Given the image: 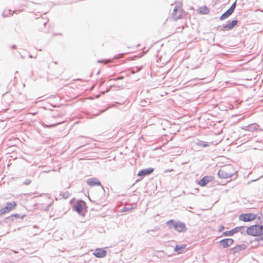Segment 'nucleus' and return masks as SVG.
<instances>
[{"instance_id":"f257e3e1","label":"nucleus","mask_w":263,"mask_h":263,"mask_svg":"<svg viewBox=\"0 0 263 263\" xmlns=\"http://www.w3.org/2000/svg\"><path fill=\"white\" fill-rule=\"evenodd\" d=\"M166 224L170 228H173L175 231L179 233L184 232L187 230L185 223L181 221L172 219L167 221Z\"/></svg>"},{"instance_id":"f03ea898","label":"nucleus","mask_w":263,"mask_h":263,"mask_svg":"<svg viewBox=\"0 0 263 263\" xmlns=\"http://www.w3.org/2000/svg\"><path fill=\"white\" fill-rule=\"evenodd\" d=\"M246 233L253 236H260L263 234V226L255 224L247 228Z\"/></svg>"},{"instance_id":"7ed1b4c3","label":"nucleus","mask_w":263,"mask_h":263,"mask_svg":"<svg viewBox=\"0 0 263 263\" xmlns=\"http://www.w3.org/2000/svg\"><path fill=\"white\" fill-rule=\"evenodd\" d=\"M236 6V1L234 2L231 6L225 12H224L219 17L221 21L224 20L228 18L234 12Z\"/></svg>"},{"instance_id":"20e7f679","label":"nucleus","mask_w":263,"mask_h":263,"mask_svg":"<svg viewBox=\"0 0 263 263\" xmlns=\"http://www.w3.org/2000/svg\"><path fill=\"white\" fill-rule=\"evenodd\" d=\"M184 13L180 6H176L172 13V17L175 20L181 18Z\"/></svg>"},{"instance_id":"39448f33","label":"nucleus","mask_w":263,"mask_h":263,"mask_svg":"<svg viewBox=\"0 0 263 263\" xmlns=\"http://www.w3.org/2000/svg\"><path fill=\"white\" fill-rule=\"evenodd\" d=\"M16 205L15 202H8L6 205L0 210V215L9 213L11 210L14 209Z\"/></svg>"},{"instance_id":"423d86ee","label":"nucleus","mask_w":263,"mask_h":263,"mask_svg":"<svg viewBox=\"0 0 263 263\" xmlns=\"http://www.w3.org/2000/svg\"><path fill=\"white\" fill-rule=\"evenodd\" d=\"M256 217V215L253 213L241 214L239 216L240 220L248 222L254 220Z\"/></svg>"},{"instance_id":"0eeeda50","label":"nucleus","mask_w":263,"mask_h":263,"mask_svg":"<svg viewBox=\"0 0 263 263\" xmlns=\"http://www.w3.org/2000/svg\"><path fill=\"white\" fill-rule=\"evenodd\" d=\"M245 227L244 226L237 227L230 231H225L223 234L224 236H232L238 232H240L241 233H243L245 232Z\"/></svg>"},{"instance_id":"6e6552de","label":"nucleus","mask_w":263,"mask_h":263,"mask_svg":"<svg viewBox=\"0 0 263 263\" xmlns=\"http://www.w3.org/2000/svg\"><path fill=\"white\" fill-rule=\"evenodd\" d=\"M234 242L232 238H225L220 240L218 243L223 248H227L230 247Z\"/></svg>"},{"instance_id":"1a4fd4ad","label":"nucleus","mask_w":263,"mask_h":263,"mask_svg":"<svg viewBox=\"0 0 263 263\" xmlns=\"http://www.w3.org/2000/svg\"><path fill=\"white\" fill-rule=\"evenodd\" d=\"M233 174L229 172L226 168L220 169L218 172V176L221 178L226 179L232 176Z\"/></svg>"},{"instance_id":"9d476101","label":"nucleus","mask_w":263,"mask_h":263,"mask_svg":"<svg viewBox=\"0 0 263 263\" xmlns=\"http://www.w3.org/2000/svg\"><path fill=\"white\" fill-rule=\"evenodd\" d=\"M106 251L104 249L98 248L96 249L93 254L98 258H102L106 256Z\"/></svg>"},{"instance_id":"9b49d317","label":"nucleus","mask_w":263,"mask_h":263,"mask_svg":"<svg viewBox=\"0 0 263 263\" xmlns=\"http://www.w3.org/2000/svg\"><path fill=\"white\" fill-rule=\"evenodd\" d=\"M247 248V246L245 244L237 245L231 249L230 252L232 254H235L242 250H244Z\"/></svg>"},{"instance_id":"f8f14e48","label":"nucleus","mask_w":263,"mask_h":263,"mask_svg":"<svg viewBox=\"0 0 263 263\" xmlns=\"http://www.w3.org/2000/svg\"><path fill=\"white\" fill-rule=\"evenodd\" d=\"M86 182L91 186L101 185V182L96 178H88Z\"/></svg>"},{"instance_id":"ddd939ff","label":"nucleus","mask_w":263,"mask_h":263,"mask_svg":"<svg viewBox=\"0 0 263 263\" xmlns=\"http://www.w3.org/2000/svg\"><path fill=\"white\" fill-rule=\"evenodd\" d=\"M154 171L153 168H144L140 171L138 174L139 176L144 177L151 174Z\"/></svg>"},{"instance_id":"4468645a","label":"nucleus","mask_w":263,"mask_h":263,"mask_svg":"<svg viewBox=\"0 0 263 263\" xmlns=\"http://www.w3.org/2000/svg\"><path fill=\"white\" fill-rule=\"evenodd\" d=\"M237 23L238 21L236 20L229 22L227 24L223 25V30H227V31H229L232 29Z\"/></svg>"},{"instance_id":"2eb2a0df","label":"nucleus","mask_w":263,"mask_h":263,"mask_svg":"<svg viewBox=\"0 0 263 263\" xmlns=\"http://www.w3.org/2000/svg\"><path fill=\"white\" fill-rule=\"evenodd\" d=\"M210 181H211L210 177L207 176H204L201 180L199 181L198 184L201 186H204Z\"/></svg>"},{"instance_id":"dca6fc26","label":"nucleus","mask_w":263,"mask_h":263,"mask_svg":"<svg viewBox=\"0 0 263 263\" xmlns=\"http://www.w3.org/2000/svg\"><path fill=\"white\" fill-rule=\"evenodd\" d=\"M73 209L76 211L79 214H81L83 210V205L82 203L78 202L76 203L73 206Z\"/></svg>"},{"instance_id":"f3484780","label":"nucleus","mask_w":263,"mask_h":263,"mask_svg":"<svg viewBox=\"0 0 263 263\" xmlns=\"http://www.w3.org/2000/svg\"><path fill=\"white\" fill-rule=\"evenodd\" d=\"M185 245H182L180 246L176 245L175 247L174 251L177 253V254H180L182 251L185 248Z\"/></svg>"},{"instance_id":"a211bd4d","label":"nucleus","mask_w":263,"mask_h":263,"mask_svg":"<svg viewBox=\"0 0 263 263\" xmlns=\"http://www.w3.org/2000/svg\"><path fill=\"white\" fill-rule=\"evenodd\" d=\"M199 12L202 14H207L210 12V9L206 6H202L199 8Z\"/></svg>"},{"instance_id":"6ab92c4d","label":"nucleus","mask_w":263,"mask_h":263,"mask_svg":"<svg viewBox=\"0 0 263 263\" xmlns=\"http://www.w3.org/2000/svg\"><path fill=\"white\" fill-rule=\"evenodd\" d=\"M258 125L257 124H253L249 125L247 128L248 130L250 132L256 131L257 130Z\"/></svg>"},{"instance_id":"aec40b11","label":"nucleus","mask_w":263,"mask_h":263,"mask_svg":"<svg viewBox=\"0 0 263 263\" xmlns=\"http://www.w3.org/2000/svg\"><path fill=\"white\" fill-rule=\"evenodd\" d=\"M64 121H61V122H58L57 123H54V124H51V125H47V124H46L45 123H43L42 125L43 127H46V128H47V127H54L57 125H58L62 123H63Z\"/></svg>"},{"instance_id":"412c9836","label":"nucleus","mask_w":263,"mask_h":263,"mask_svg":"<svg viewBox=\"0 0 263 263\" xmlns=\"http://www.w3.org/2000/svg\"><path fill=\"white\" fill-rule=\"evenodd\" d=\"M11 13L10 10H5L2 13V16L4 17H6L11 15Z\"/></svg>"},{"instance_id":"4be33fe9","label":"nucleus","mask_w":263,"mask_h":263,"mask_svg":"<svg viewBox=\"0 0 263 263\" xmlns=\"http://www.w3.org/2000/svg\"><path fill=\"white\" fill-rule=\"evenodd\" d=\"M60 196H61L64 199H67L69 197V194L68 192L65 191L64 192H61L60 194Z\"/></svg>"},{"instance_id":"5701e85b","label":"nucleus","mask_w":263,"mask_h":263,"mask_svg":"<svg viewBox=\"0 0 263 263\" xmlns=\"http://www.w3.org/2000/svg\"><path fill=\"white\" fill-rule=\"evenodd\" d=\"M196 144L197 145H199V146H202V147H207L208 146V144H207V143L206 142H204L203 141H199L198 142L196 143Z\"/></svg>"},{"instance_id":"b1692460","label":"nucleus","mask_w":263,"mask_h":263,"mask_svg":"<svg viewBox=\"0 0 263 263\" xmlns=\"http://www.w3.org/2000/svg\"><path fill=\"white\" fill-rule=\"evenodd\" d=\"M31 182V180L30 179H27L23 182V184L28 185L30 184Z\"/></svg>"},{"instance_id":"393cba45","label":"nucleus","mask_w":263,"mask_h":263,"mask_svg":"<svg viewBox=\"0 0 263 263\" xmlns=\"http://www.w3.org/2000/svg\"><path fill=\"white\" fill-rule=\"evenodd\" d=\"M141 67H136L135 68V69H134V70H133L132 71V72L133 73H135V72H137L141 70Z\"/></svg>"},{"instance_id":"a878e982","label":"nucleus","mask_w":263,"mask_h":263,"mask_svg":"<svg viewBox=\"0 0 263 263\" xmlns=\"http://www.w3.org/2000/svg\"><path fill=\"white\" fill-rule=\"evenodd\" d=\"M223 26H218L217 27V30H219V31H227V30H223Z\"/></svg>"},{"instance_id":"bb28decb","label":"nucleus","mask_w":263,"mask_h":263,"mask_svg":"<svg viewBox=\"0 0 263 263\" xmlns=\"http://www.w3.org/2000/svg\"><path fill=\"white\" fill-rule=\"evenodd\" d=\"M133 208L132 207H130V208H126V207H124L122 209V211L123 212H126V211H128L129 210H130L131 209H132Z\"/></svg>"},{"instance_id":"cd10ccee","label":"nucleus","mask_w":263,"mask_h":263,"mask_svg":"<svg viewBox=\"0 0 263 263\" xmlns=\"http://www.w3.org/2000/svg\"><path fill=\"white\" fill-rule=\"evenodd\" d=\"M173 171V169H171V170H165V173H167V172H172V171Z\"/></svg>"},{"instance_id":"c85d7f7f","label":"nucleus","mask_w":263,"mask_h":263,"mask_svg":"<svg viewBox=\"0 0 263 263\" xmlns=\"http://www.w3.org/2000/svg\"><path fill=\"white\" fill-rule=\"evenodd\" d=\"M61 117V114H58L57 116H54L53 117V118H57V117Z\"/></svg>"},{"instance_id":"c756f323","label":"nucleus","mask_w":263,"mask_h":263,"mask_svg":"<svg viewBox=\"0 0 263 263\" xmlns=\"http://www.w3.org/2000/svg\"><path fill=\"white\" fill-rule=\"evenodd\" d=\"M13 49H15L16 48V46L15 45H13L12 47H11Z\"/></svg>"},{"instance_id":"7c9ffc66","label":"nucleus","mask_w":263,"mask_h":263,"mask_svg":"<svg viewBox=\"0 0 263 263\" xmlns=\"http://www.w3.org/2000/svg\"><path fill=\"white\" fill-rule=\"evenodd\" d=\"M223 229H224V227H223V226H221V229H220V231H222V230H223Z\"/></svg>"},{"instance_id":"2f4dec72","label":"nucleus","mask_w":263,"mask_h":263,"mask_svg":"<svg viewBox=\"0 0 263 263\" xmlns=\"http://www.w3.org/2000/svg\"><path fill=\"white\" fill-rule=\"evenodd\" d=\"M123 55H124V54H123V53L121 54H120V58L123 57Z\"/></svg>"},{"instance_id":"473e14b6","label":"nucleus","mask_w":263,"mask_h":263,"mask_svg":"<svg viewBox=\"0 0 263 263\" xmlns=\"http://www.w3.org/2000/svg\"><path fill=\"white\" fill-rule=\"evenodd\" d=\"M29 58H33V56L32 55H29Z\"/></svg>"},{"instance_id":"72a5a7b5","label":"nucleus","mask_w":263,"mask_h":263,"mask_svg":"<svg viewBox=\"0 0 263 263\" xmlns=\"http://www.w3.org/2000/svg\"><path fill=\"white\" fill-rule=\"evenodd\" d=\"M105 110H106V109L102 110L101 112H100V114L104 112Z\"/></svg>"},{"instance_id":"f704fd0d","label":"nucleus","mask_w":263,"mask_h":263,"mask_svg":"<svg viewBox=\"0 0 263 263\" xmlns=\"http://www.w3.org/2000/svg\"><path fill=\"white\" fill-rule=\"evenodd\" d=\"M102 62V61H101V60H99V61H98V62H99V63H100V62Z\"/></svg>"},{"instance_id":"c9c22d12","label":"nucleus","mask_w":263,"mask_h":263,"mask_svg":"<svg viewBox=\"0 0 263 263\" xmlns=\"http://www.w3.org/2000/svg\"><path fill=\"white\" fill-rule=\"evenodd\" d=\"M149 231H154V230H149V231H147V232H149Z\"/></svg>"},{"instance_id":"e433bc0d","label":"nucleus","mask_w":263,"mask_h":263,"mask_svg":"<svg viewBox=\"0 0 263 263\" xmlns=\"http://www.w3.org/2000/svg\"><path fill=\"white\" fill-rule=\"evenodd\" d=\"M261 177H263V175H262V176H261Z\"/></svg>"}]
</instances>
